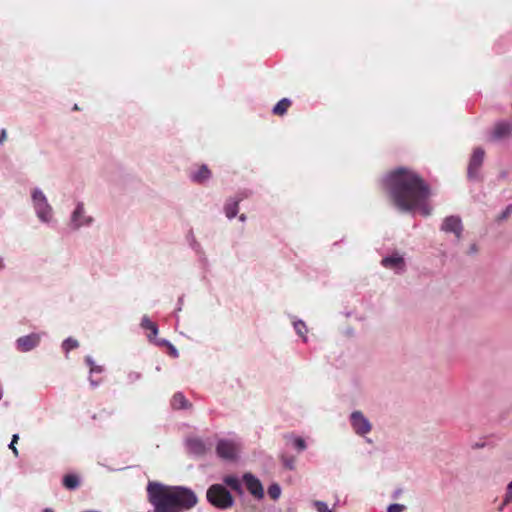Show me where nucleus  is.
<instances>
[{"label": "nucleus", "mask_w": 512, "mask_h": 512, "mask_svg": "<svg viewBox=\"0 0 512 512\" xmlns=\"http://www.w3.org/2000/svg\"><path fill=\"white\" fill-rule=\"evenodd\" d=\"M186 447L191 454L196 456H203L208 450L206 442L199 437L187 438Z\"/></svg>", "instance_id": "14"}, {"label": "nucleus", "mask_w": 512, "mask_h": 512, "mask_svg": "<svg viewBox=\"0 0 512 512\" xmlns=\"http://www.w3.org/2000/svg\"><path fill=\"white\" fill-rule=\"evenodd\" d=\"M292 319V325H293V328L295 330V333L301 337V339L303 340V342H307L308 341V337H307V333H308V328H307V325L306 323L301 320V319H297L296 317H291Z\"/></svg>", "instance_id": "20"}, {"label": "nucleus", "mask_w": 512, "mask_h": 512, "mask_svg": "<svg viewBox=\"0 0 512 512\" xmlns=\"http://www.w3.org/2000/svg\"><path fill=\"white\" fill-rule=\"evenodd\" d=\"M41 342V334L30 333L16 339L15 347L19 352L27 353L39 346Z\"/></svg>", "instance_id": "11"}, {"label": "nucleus", "mask_w": 512, "mask_h": 512, "mask_svg": "<svg viewBox=\"0 0 512 512\" xmlns=\"http://www.w3.org/2000/svg\"><path fill=\"white\" fill-rule=\"evenodd\" d=\"M182 305H183V298H182V297H180V298L178 299L177 308H176V311H175V313H174V317H175V319H176V321H177V322L179 321V315H178V313L182 310Z\"/></svg>", "instance_id": "36"}, {"label": "nucleus", "mask_w": 512, "mask_h": 512, "mask_svg": "<svg viewBox=\"0 0 512 512\" xmlns=\"http://www.w3.org/2000/svg\"><path fill=\"white\" fill-rule=\"evenodd\" d=\"M140 378H141V374L139 372H130L128 374V379L131 382H135V381L139 380Z\"/></svg>", "instance_id": "38"}, {"label": "nucleus", "mask_w": 512, "mask_h": 512, "mask_svg": "<svg viewBox=\"0 0 512 512\" xmlns=\"http://www.w3.org/2000/svg\"><path fill=\"white\" fill-rule=\"evenodd\" d=\"M241 199L236 197H231L227 199L225 205H224V213L226 217L231 220L235 218L239 211V203Z\"/></svg>", "instance_id": "17"}, {"label": "nucleus", "mask_w": 512, "mask_h": 512, "mask_svg": "<svg viewBox=\"0 0 512 512\" xmlns=\"http://www.w3.org/2000/svg\"><path fill=\"white\" fill-rule=\"evenodd\" d=\"M380 264L383 268L392 270L399 275L405 273L407 268L404 256L397 250L384 256Z\"/></svg>", "instance_id": "9"}, {"label": "nucleus", "mask_w": 512, "mask_h": 512, "mask_svg": "<svg viewBox=\"0 0 512 512\" xmlns=\"http://www.w3.org/2000/svg\"><path fill=\"white\" fill-rule=\"evenodd\" d=\"M512 214V205H508L505 210L498 216V220H505L509 215Z\"/></svg>", "instance_id": "34"}, {"label": "nucleus", "mask_w": 512, "mask_h": 512, "mask_svg": "<svg viewBox=\"0 0 512 512\" xmlns=\"http://www.w3.org/2000/svg\"><path fill=\"white\" fill-rule=\"evenodd\" d=\"M85 363L90 367V371H89V374H90V377H89V382H90V385L93 387V388H96L98 385H99V381H96L94 380L91 375L94 374V373H102L104 371V367L101 366V365H97L95 364L94 362V359L92 358V356L90 355H87L85 357Z\"/></svg>", "instance_id": "19"}, {"label": "nucleus", "mask_w": 512, "mask_h": 512, "mask_svg": "<svg viewBox=\"0 0 512 512\" xmlns=\"http://www.w3.org/2000/svg\"><path fill=\"white\" fill-rule=\"evenodd\" d=\"M5 269V262L3 257L0 255V272Z\"/></svg>", "instance_id": "42"}, {"label": "nucleus", "mask_w": 512, "mask_h": 512, "mask_svg": "<svg viewBox=\"0 0 512 512\" xmlns=\"http://www.w3.org/2000/svg\"><path fill=\"white\" fill-rule=\"evenodd\" d=\"M477 251H478L477 245L476 244H472L470 246L469 253L475 254V253H477Z\"/></svg>", "instance_id": "40"}, {"label": "nucleus", "mask_w": 512, "mask_h": 512, "mask_svg": "<svg viewBox=\"0 0 512 512\" xmlns=\"http://www.w3.org/2000/svg\"><path fill=\"white\" fill-rule=\"evenodd\" d=\"M146 491L147 500L152 506L148 512H187L198 503L196 493L186 486L149 481Z\"/></svg>", "instance_id": "2"}, {"label": "nucleus", "mask_w": 512, "mask_h": 512, "mask_svg": "<svg viewBox=\"0 0 512 512\" xmlns=\"http://www.w3.org/2000/svg\"><path fill=\"white\" fill-rule=\"evenodd\" d=\"M18 439H19V435H18V434H14V435L12 436V439H11L10 444L8 445L9 449H11V450H12V452H13V454H14L15 456H18V450H17V448H16V446H15V444H16V443H17V441H18Z\"/></svg>", "instance_id": "33"}, {"label": "nucleus", "mask_w": 512, "mask_h": 512, "mask_svg": "<svg viewBox=\"0 0 512 512\" xmlns=\"http://www.w3.org/2000/svg\"><path fill=\"white\" fill-rule=\"evenodd\" d=\"M312 505L315 507L317 512H335L333 509L329 508L327 503L324 501L315 500Z\"/></svg>", "instance_id": "31"}, {"label": "nucleus", "mask_w": 512, "mask_h": 512, "mask_svg": "<svg viewBox=\"0 0 512 512\" xmlns=\"http://www.w3.org/2000/svg\"><path fill=\"white\" fill-rule=\"evenodd\" d=\"M7 139V131L6 129L2 128L0 130V146L6 141Z\"/></svg>", "instance_id": "39"}, {"label": "nucleus", "mask_w": 512, "mask_h": 512, "mask_svg": "<svg viewBox=\"0 0 512 512\" xmlns=\"http://www.w3.org/2000/svg\"><path fill=\"white\" fill-rule=\"evenodd\" d=\"M62 484L66 489L73 491L79 488L81 479L75 473L66 474L63 476Z\"/></svg>", "instance_id": "21"}, {"label": "nucleus", "mask_w": 512, "mask_h": 512, "mask_svg": "<svg viewBox=\"0 0 512 512\" xmlns=\"http://www.w3.org/2000/svg\"><path fill=\"white\" fill-rule=\"evenodd\" d=\"M189 247L194 251L195 254H202L203 246L195 239L193 234L189 239Z\"/></svg>", "instance_id": "30"}, {"label": "nucleus", "mask_w": 512, "mask_h": 512, "mask_svg": "<svg viewBox=\"0 0 512 512\" xmlns=\"http://www.w3.org/2000/svg\"><path fill=\"white\" fill-rule=\"evenodd\" d=\"M242 480L248 490V492L257 500H261L264 497V488L261 481L252 473H244Z\"/></svg>", "instance_id": "12"}, {"label": "nucleus", "mask_w": 512, "mask_h": 512, "mask_svg": "<svg viewBox=\"0 0 512 512\" xmlns=\"http://www.w3.org/2000/svg\"><path fill=\"white\" fill-rule=\"evenodd\" d=\"M170 406L173 410H189L192 408V403L179 391L172 396Z\"/></svg>", "instance_id": "16"}, {"label": "nucleus", "mask_w": 512, "mask_h": 512, "mask_svg": "<svg viewBox=\"0 0 512 512\" xmlns=\"http://www.w3.org/2000/svg\"><path fill=\"white\" fill-rule=\"evenodd\" d=\"M404 510H406V506L399 503H393L387 507V512H403Z\"/></svg>", "instance_id": "32"}, {"label": "nucleus", "mask_w": 512, "mask_h": 512, "mask_svg": "<svg viewBox=\"0 0 512 512\" xmlns=\"http://www.w3.org/2000/svg\"><path fill=\"white\" fill-rule=\"evenodd\" d=\"M212 176V173L207 165L203 164L196 170L191 171L190 180L196 184L206 183Z\"/></svg>", "instance_id": "15"}, {"label": "nucleus", "mask_w": 512, "mask_h": 512, "mask_svg": "<svg viewBox=\"0 0 512 512\" xmlns=\"http://www.w3.org/2000/svg\"><path fill=\"white\" fill-rule=\"evenodd\" d=\"M246 219H247V217H246V215H245V214H241V215L239 216V220H240L241 222H245V221H246Z\"/></svg>", "instance_id": "43"}, {"label": "nucleus", "mask_w": 512, "mask_h": 512, "mask_svg": "<svg viewBox=\"0 0 512 512\" xmlns=\"http://www.w3.org/2000/svg\"><path fill=\"white\" fill-rule=\"evenodd\" d=\"M43 512H54L51 508H45Z\"/></svg>", "instance_id": "44"}, {"label": "nucleus", "mask_w": 512, "mask_h": 512, "mask_svg": "<svg viewBox=\"0 0 512 512\" xmlns=\"http://www.w3.org/2000/svg\"><path fill=\"white\" fill-rule=\"evenodd\" d=\"M140 326L144 330L150 331L152 337H156L158 335V326L156 323L152 322L147 315H144L141 318Z\"/></svg>", "instance_id": "22"}, {"label": "nucleus", "mask_w": 512, "mask_h": 512, "mask_svg": "<svg viewBox=\"0 0 512 512\" xmlns=\"http://www.w3.org/2000/svg\"><path fill=\"white\" fill-rule=\"evenodd\" d=\"M147 338L151 343H154L155 345H157L159 347H167L168 348L172 344L169 340L164 339V338H157V336L152 337L151 335H147Z\"/></svg>", "instance_id": "28"}, {"label": "nucleus", "mask_w": 512, "mask_h": 512, "mask_svg": "<svg viewBox=\"0 0 512 512\" xmlns=\"http://www.w3.org/2000/svg\"><path fill=\"white\" fill-rule=\"evenodd\" d=\"M512 137V122L499 120L495 122L488 134V140L493 143H504Z\"/></svg>", "instance_id": "7"}, {"label": "nucleus", "mask_w": 512, "mask_h": 512, "mask_svg": "<svg viewBox=\"0 0 512 512\" xmlns=\"http://www.w3.org/2000/svg\"><path fill=\"white\" fill-rule=\"evenodd\" d=\"M282 462H283V465L289 470H293L295 468L293 458L283 457Z\"/></svg>", "instance_id": "35"}, {"label": "nucleus", "mask_w": 512, "mask_h": 512, "mask_svg": "<svg viewBox=\"0 0 512 512\" xmlns=\"http://www.w3.org/2000/svg\"><path fill=\"white\" fill-rule=\"evenodd\" d=\"M267 492L270 498H272L273 500H278L281 496V487L278 483H272L268 487Z\"/></svg>", "instance_id": "26"}, {"label": "nucleus", "mask_w": 512, "mask_h": 512, "mask_svg": "<svg viewBox=\"0 0 512 512\" xmlns=\"http://www.w3.org/2000/svg\"><path fill=\"white\" fill-rule=\"evenodd\" d=\"M223 485L230 487L238 495H243L244 490L240 479L236 475H226L222 478Z\"/></svg>", "instance_id": "18"}, {"label": "nucleus", "mask_w": 512, "mask_h": 512, "mask_svg": "<svg viewBox=\"0 0 512 512\" xmlns=\"http://www.w3.org/2000/svg\"><path fill=\"white\" fill-rule=\"evenodd\" d=\"M291 105V100L288 98H282L272 109V112L276 115H284L289 106Z\"/></svg>", "instance_id": "24"}, {"label": "nucleus", "mask_w": 512, "mask_h": 512, "mask_svg": "<svg viewBox=\"0 0 512 512\" xmlns=\"http://www.w3.org/2000/svg\"><path fill=\"white\" fill-rule=\"evenodd\" d=\"M484 156L485 151L481 147L473 150L467 170V176L470 180L476 181L479 179V169L484 161Z\"/></svg>", "instance_id": "10"}, {"label": "nucleus", "mask_w": 512, "mask_h": 512, "mask_svg": "<svg viewBox=\"0 0 512 512\" xmlns=\"http://www.w3.org/2000/svg\"><path fill=\"white\" fill-rule=\"evenodd\" d=\"M197 258H198V263H199V266L207 271L209 269V260H208V257L204 251V249L202 250V254H196Z\"/></svg>", "instance_id": "29"}, {"label": "nucleus", "mask_w": 512, "mask_h": 512, "mask_svg": "<svg viewBox=\"0 0 512 512\" xmlns=\"http://www.w3.org/2000/svg\"><path fill=\"white\" fill-rule=\"evenodd\" d=\"M286 438L290 441L292 446L298 451L302 452L306 450L307 444L304 438L296 435H288Z\"/></svg>", "instance_id": "23"}, {"label": "nucleus", "mask_w": 512, "mask_h": 512, "mask_svg": "<svg viewBox=\"0 0 512 512\" xmlns=\"http://www.w3.org/2000/svg\"><path fill=\"white\" fill-rule=\"evenodd\" d=\"M207 501L217 509L231 508L235 500L230 491L223 484H212L206 492Z\"/></svg>", "instance_id": "5"}, {"label": "nucleus", "mask_w": 512, "mask_h": 512, "mask_svg": "<svg viewBox=\"0 0 512 512\" xmlns=\"http://www.w3.org/2000/svg\"><path fill=\"white\" fill-rule=\"evenodd\" d=\"M349 423L353 432L360 437H365L372 430L370 420L360 410H355L349 415Z\"/></svg>", "instance_id": "8"}, {"label": "nucleus", "mask_w": 512, "mask_h": 512, "mask_svg": "<svg viewBox=\"0 0 512 512\" xmlns=\"http://www.w3.org/2000/svg\"><path fill=\"white\" fill-rule=\"evenodd\" d=\"M30 200L38 221L43 225L53 226L56 223L55 212L44 191L40 187L31 188Z\"/></svg>", "instance_id": "3"}, {"label": "nucleus", "mask_w": 512, "mask_h": 512, "mask_svg": "<svg viewBox=\"0 0 512 512\" xmlns=\"http://www.w3.org/2000/svg\"><path fill=\"white\" fill-rule=\"evenodd\" d=\"M95 223V218L88 213L83 201H76L69 215L67 226L71 232L88 229Z\"/></svg>", "instance_id": "4"}, {"label": "nucleus", "mask_w": 512, "mask_h": 512, "mask_svg": "<svg viewBox=\"0 0 512 512\" xmlns=\"http://www.w3.org/2000/svg\"><path fill=\"white\" fill-rule=\"evenodd\" d=\"M401 493H402V490H401V489H397V490H395V491L393 492L392 497H393L394 499H396V498H398V497L400 496V494H401Z\"/></svg>", "instance_id": "41"}, {"label": "nucleus", "mask_w": 512, "mask_h": 512, "mask_svg": "<svg viewBox=\"0 0 512 512\" xmlns=\"http://www.w3.org/2000/svg\"><path fill=\"white\" fill-rule=\"evenodd\" d=\"M79 347V342L73 337H68L63 340L61 344V348L65 353L66 358H68V354L71 350H74Z\"/></svg>", "instance_id": "25"}, {"label": "nucleus", "mask_w": 512, "mask_h": 512, "mask_svg": "<svg viewBox=\"0 0 512 512\" xmlns=\"http://www.w3.org/2000/svg\"><path fill=\"white\" fill-rule=\"evenodd\" d=\"M440 229L445 233H453L457 239H460L463 231L462 220L457 215L447 216L444 218Z\"/></svg>", "instance_id": "13"}, {"label": "nucleus", "mask_w": 512, "mask_h": 512, "mask_svg": "<svg viewBox=\"0 0 512 512\" xmlns=\"http://www.w3.org/2000/svg\"><path fill=\"white\" fill-rule=\"evenodd\" d=\"M168 350H169V354L173 357V358H178L179 357V352L177 350V348L171 344L169 347H168Z\"/></svg>", "instance_id": "37"}, {"label": "nucleus", "mask_w": 512, "mask_h": 512, "mask_svg": "<svg viewBox=\"0 0 512 512\" xmlns=\"http://www.w3.org/2000/svg\"><path fill=\"white\" fill-rule=\"evenodd\" d=\"M381 182L391 202L400 212L414 214L418 211L424 217L431 214L432 208L428 204L430 186L415 171L397 167L385 174Z\"/></svg>", "instance_id": "1"}, {"label": "nucleus", "mask_w": 512, "mask_h": 512, "mask_svg": "<svg viewBox=\"0 0 512 512\" xmlns=\"http://www.w3.org/2000/svg\"><path fill=\"white\" fill-rule=\"evenodd\" d=\"M241 444L237 439L222 438L217 441L216 454L225 461H236L239 457Z\"/></svg>", "instance_id": "6"}, {"label": "nucleus", "mask_w": 512, "mask_h": 512, "mask_svg": "<svg viewBox=\"0 0 512 512\" xmlns=\"http://www.w3.org/2000/svg\"><path fill=\"white\" fill-rule=\"evenodd\" d=\"M512 502V481L508 483L506 493L502 504L499 507V511H502L506 505Z\"/></svg>", "instance_id": "27"}]
</instances>
